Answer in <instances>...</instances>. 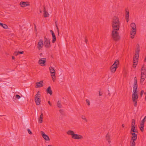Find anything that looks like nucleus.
<instances>
[{
  "mask_svg": "<svg viewBox=\"0 0 146 146\" xmlns=\"http://www.w3.org/2000/svg\"><path fill=\"white\" fill-rule=\"evenodd\" d=\"M120 23L119 18L117 16H115L113 18L112 22V26L113 30L118 31L120 27Z\"/></svg>",
  "mask_w": 146,
  "mask_h": 146,
  "instance_id": "1",
  "label": "nucleus"
},
{
  "mask_svg": "<svg viewBox=\"0 0 146 146\" xmlns=\"http://www.w3.org/2000/svg\"><path fill=\"white\" fill-rule=\"evenodd\" d=\"M111 38L115 41H117L120 39L119 33L116 31L113 30L112 32Z\"/></svg>",
  "mask_w": 146,
  "mask_h": 146,
  "instance_id": "2",
  "label": "nucleus"
},
{
  "mask_svg": "<svg viewBox=\"0 0 146 146\" xmlns=\"http://www.w3.org/2000/svg\"><path fill=\"white\" fill-rule=\"evenodd\" d=\"M40 92L38 91L37 93L35 96V100L36 105H39L40 104L41 100L40 97L41 95L40 94Z\"/></svg>",
  "mask_w": 146,
  "mask_h": 146,
  "instance_id": "3",
  "label": "nucleus"
},
{
  "mask_svg": "<svg viewBox=\"0 0 146 146\" xmlns=\"http://www.w3.org/2000/svg\"><path fill=\"white\" fill-rule=\"evenodd\" d=\"M119 64V61L118 60H116L111 67V72L113 73L115 72L117 68V65Z\"/></svg>",
  "mask_w": 146,
  "mask_h": 146,
  "instance_id": "4",
  "label": "nucleus"
},
{
  "mask_svg": "<svg viewBox=\"0 0 146 146\" xmlns=\"http://www.w3.org/2000/svg\"><path fill=\"white\" fill-rule=\"evenodd\" d=\"M137 88H133L132 95V100H138V95L137 94Z\"/></svg>",
  "mask_w": 146,
  "mask_h": 146,
  "instance_id": "5",
  "label": "nucleus"
},
{
  "mask_svg": "<svg viewBox=\"0 0 146 146\" xmlns=\"http://www.w3.org/2000/svg\"><path fill=\"white\" fill-rule=\"evenodd\" d=\"M50 72L51 74V76L53 82L56 80L55 73V70L52 67H50L49 68Z\"/></svg>",
  "mask_w": 146,
  "mask_h": 146,
  "instance_id": "6",
  "label": "nucleus"
},
{
  "mask_svg": "<svg viewBox=\"0 0 146 146\" xmlns=\"http://www.w3.org/2000/svg\"><path fill=\"white\" fill-rule=\"evenodd\" d=\"M44 44L45 47L48 48H50L51 47L50 40L48 39L45 36L44 37Z\"/></svg>",
  "mask_w": 146,
  "mask_h": 146,
  "instance_id": "7",
  "label": "nucleus"
},
{
  "mask_svg": "<svg viewBox=\"0 0 146 146\" xmlns=\"http://www.w3.org/2000/svg\"><path fill=\"white\" fill-rule=\"evenodd\" d=\"M46 60V59L45 58H41L38 60V63L41 66H45Z\"/></svg>",
  "mask_w": 146,
  "mask_h": 146,
  "instance_id": "8",
  "label": "nucleus"
},
{
  "mask_svg": "<svg viewBox=\"0 0 146 146\" xmlns=\"http://www.w3.org/2000/svg\"><path fill=\"white\" fill-rule=\"evenodd\" d=\"M43 41L42 39H40L38 42L37 48L38 50H40L43 46Z\"/></svg>",
  "mask_w": 146,
  "mask_h": 146,
  "instance_id": "9",
  "label": "nucleus"
},
{
  "mask_svg": "<svg viewBox=\"0 0 146 146\" xmlns=\"http://www.w3.org/2000/svg\"><path fill=\"white\" fill-rule=\"evenodd\" d=\"M72 138L75 139H81L83 138V137L80 135L74 134Z\"/></svg>",
  "mask_w": 146,
  "mask_h": 146,
  "instance_id": "10",
  "label": "nucleus"
},
{
  "mask_svg": "<svg viewBox=\"0 0 146 146\" xmlns=\"http://www.w3.org/2000/svg\"><path fill=\"white\" fill-rule=\"evenodd\" d=\"M40 133L41 134L42 137L46 141L50 140V138L47 135L45 134L44 132L41 131H40Z\"/></svg>",
  "mask_w": 146,
  "mask_h": 146,
  "instance_id": "11",
  "label": "nucleus"
},
{
  "mask_svg": "<svg viewBox=\"0 0 146 146\" xmlns=\"http://www.w3.org/2000/svg\"><path fill=\"white\" fill-rule=\"evenodd\" d=\"M29 2H28L21 1L19 5L21 7H24L27 6H29L30 4H29Z\"/></svg>",
  "mask_w": 146,
  "mask_h": 146,
  "instance_id": "12",
  "label": "nucleus"
},
{
  "mask_svg": "<svg viewBox=\"0 0 146 146\" xmlns=\"http://www.w3.org/2000/svg\"><path fill=\"white\" fill-rule=\"evenodd\" d=\"M146 78V74L141 73V76L140 83L141 84H143V82Z\"/></svg>",
  "mask_w": 146,
  "mask_h": 146,
  "instance_id": "13",
  "label": "nucleus"
},
{
  "mask_svg": "<svg viewBox=\"0 0 146 146\" xmlns=\"http://www.w3.org/2000/svg\"><path fill=\"white\" fill-rule=\"evenodd\" d=\"M131 133L132 135L131 140L135 141L137 138V134L135 133H132L131 132Z\"/></svg>",
  "mask_w": 146,
  "mask_h": 146,
  "instance_id": "14",
  "label": "nucleus"
},
{
  "mask_svg": "<svg viewBox=\"0 0 146 146\" xmlns=\"http://www.w3.org/2000/svg\"><path fill=\"white\" fill-rule=\"evenodd\" d=\"M138 85L137 84V80L136 76L134 78V83L133 84V88H137Z\"/></svg>",
  "mask_w": 146,
  "mask_h": 146,
  "instance_id": "15",
  "label": "nucleus"
},
{
  "mask_svg": "<svg viewBox=\"0 0 146 146\" xmlns=\"http://www.w3.org/2000/svg\"><path fill=\"white\" fill-rule=\"evenodd\" d=\"M43 82V81L42 80L40 81L39 82H36V84L37 87H36L40 88L43 86V85L42 84Z\"/></svg>",
  "mask_w": 146,
  "mask_h": 146,
  "instance_id": "16",
  "label": "nucleus"
},
{
  "mask_svg": "<svg viewBox=\"0 0 146 146\" xmlns=\"http://www.w3.org/2000/svg\"><path fill=\"white\" fill-rule=\"evenodd\" d=\"M131 38H134V36L135 35L136 33V29L133 30V29L131 30Z\"/></svg>",
  "mask_w": 146,
  "mask_h": 146,
  "instance_id": "17",
  "label": "nucleus"
},
{
  "mask_svg": "<svg viewBox=\"0 0 146 146\" xmlns=\"http://www.w3.org/2000/svg\"><path fill=\"white\" fill-rule=\"evenodd\" d=\"M44 14L43 15L44 17H48L49 15L47 11L45 9V6H44Z\"/></svg>",
  "mask_w": 146,
  "mask_h": 146,
  "instance_id": "18",
  "label": "nucleus"
},
{
  "mask_svg": "<svg viewBox=\"0 0 146 146\" xmlns=\"http://www.w3.org/2000/svg\"><path fill=\"white\" fill-rule=\"evenodd\" d=\"M46 92L47 94H49L50 95H51L52 94V90L51 87L49 86L46 90Z\"/></svg>",
  "mask_w": 146,
  "mask_h": 146,
  "instance_id": "19",
  "label": "nucleus"
},
{
  "mask_svg": "<svg viewBox=\"0 0 146 146\" xmlns=\"http://www.w3.org/2000/svg\"><path fill=\"white\" fill-rule=\"evenodd\" d=\"M66 133L68 135H72V138L73 137V136L75 134L74 133V132L73 131L71 130H68L67 132Z\"/></svg>",
  "mask_w": 146,
  "mask_h": 146,
  "instance_id": "20",
  "label": "nucleus"
},
{
  "mask_svg": "<svg viewBox=\"0 0 146 146\" xmlns=\"http://www.w3.org/2000/svg\"><path fill=\"white\" fill-rule=\"evenodd\" d=\"M106 140L109 143H110L111 141H110V135L108 134V133H107V135H106Z\"/></svg>",
  "mask_w": 146,
  "mask_h": 146,
  "instance_id": "21",
  "label": "nucleus"
},
{
  "mask_svg": "<svg viewBox=\"0 0 146 146\" xmlns=\"http://www.w3.org/2000/svg\"><path fill=\"white\" fill-rule=\"evenodd\" d=\"M129 11H126L125 18L127 20V22H128L129 20Z\"/></svg>",
  "mask_w": 146,
  "mask_h": 146,
  "instance_id": "22",
  "label": "nucleus"
},
{
  "mask_svg": "<svg viewBox=\"0 0 146 146\" xmlns=\"http://www.w3.org/2000/svg\"><path fill=\"white\" fill-rule=\"evenodd\" d=\"M130 26L132 28L131 29H133V30L136 29V26L134 23H131L130 25Z\"/></svg>",
  "mask_w": 146,
  "mask_h": 146,
  "instance_id": "23",
  "label": "nucleus"
},
{
  "mask_svg": "<svg viewBox=\"0 0 146 146\" xmlns=\"http://www.w3.org/2000/svg\"><path fill=\"white\" fill-rule=\"evenodd\" d=\"M52 42L53 43H54L55 42L56 40V36L54 33L53 34H52Z\"/></svg>",
  "mask_w": 146,
  "mask_h": 146,
  "instance_id": "24",
  "label": "nucleus"
},
{
  "mask_svg": "<svg viewBox=\"0 0 146 146\" xmlns=\"http://www.w3.org/2000/svg\"><path fill=\"white\" fill-rule=\"evenodd\" d=\"M0 26L2 27L5 29H6L8 28V26L6 24H4L1 23H0Z\"/></svg>",
  "mask_w": 146,
  "mask_h": 146,
  "instance_id": "25",
  "label": "nucleus"
},
{
  "mask_svg": "<svg viewBox=\"0 0 146 146\" xmlns=\"http://www.w3.org/2000/svg\"><path fill=\"white\" fill-rule=\"evenodd\" d=\"M132 131L134 133H137L138 132L137 131L136 129H135V127H131L130 132H131Z\"/></svg>",
  "mask_w": 146,
  "mask_h": 146,
  "instance_id": "26",
  "label": "nucleus"
},
{
  "mask_svg": "<svg viewBox=\"0 0 146 146\" xmlns=\"http://www.w3.org/2000/svg\"><path fill=\"white\" fill-rule=\"evenodd\" d=\"M24 99V97L22 95L21 96L19 95V101H23Z\"/></svg>",
  "mask_w": 146,
  "mask_h": 146,
  "instance_id": "27",
  "label": "nucleus"
},
{
  "mask_svg": "<svg viewBox=\"0 0 146 146\" xmlns=\"http://www.w3.org/2000/svg\"><path fill=\"white\" fill-rule=\"evenodd\" d=\"M135 141L131 140L130 142V146H135Z\"/></svg>",
  "mask_w": 146,
  "mask_h": 146,
  "instance_id": "28",
  "label": "nucleus"
},
{
  "mask_svg": "<svg viewBox=\"0 0 146 146\" xmlns=\"http://www.w3.org/2000/svg\"><path fill=\"white\" fill-rule=\"evenodd\" d=\"M139 56V54H138V55H137V53L135 54V56L133 57V59L138 60Z\"/></svg>",
  "mask_w": 146,
  "mask_h": 146,
  "instance_id": "29",
  "label": "nucleus"
},
{
  "mask_svg": "<svg viewBox=\"0 0 146 146\" xmlns=\"http://www.w3.org/2000/svg\"><path fill=\"white\" fill-rule=\"evenodd\" d=\"M135 121L134 119H132L131 121V127H135Z\"/></svg>",
  "mask_w": 146,
  "mask_h": 146,
  "instance_id": "30",
  "label": "nucleus"
},
{
  "mask_svg": "<svg viewBox=\"0 0 146 146\" xmlns=\"http://www.w3.org/2000/svg\"><path fill=\"white\" fill-rule=\"evenodd\" d=\"M55 25H56V29H57V32L58 33V35H59V29L58 27V26H57V21H55Z\"/></svg>",
  "mask_w": 146,
  "mask_h": 146,
  "instance_id": "31",
  "label": "nucleus"
},
{
  "mask_svg": "<svg viewBox=\"0 0 146 146\" xmlns=\"http://www.w3.org/2000/svg\"><path fill=\"white\" fill-rule=\"evenodd\" d=\"M57 106L59 108H60L62 107V105L61 103V102L59 101H58L57 104Z\"/></svg>",
  "mask_w": 146,
  "mask_h": 146,
  "instance_id": "32",
  "label": "nucleus"
},
{
  "mask_svg": "<svg viewBox=\"0 0 146 146\" xmlns=\"http://www.w3.org/2000/svg\"><path fill=\"white\" fill-rule=\"evenodd\" d=\"M138 62V60L135 59L133 60V65H137V62Z\"/></svg>",
  "mask_w": 146,
  "mask_h": 146,
  "instance_id": "33",
  "label": "nucleus"
},
{
  "mask_svg": "<svg viewBox=\"0 0 146 146\" xmlns=\"http://www.w3.org/2000/svg\"><path fill=\"white\" fill-rule=\"evenodd\" d=\"M20 27L19 29L20 32L21 33H23V30L25 28V27L23 26L21 27L20 26Z\"/></svg>",
  "mask_w": 146,
  "mask_h": 146,
  "instance_id": "34",
  "label": "nucleus"
},
{
  "mask_svg": "<svg viewBox=\"0 0 146 146\" xmlns=\"http://www.w3.org/2000/svg\"><path fill=\"white\" fill-rule=\"evenodd\" d=\"M133 102V104L134 106L135 107H136L137 106V102L138 101V100H132Z\"/></svg>",
  "mask_w": 146,
  "mask_h": 146,
  "instance_id": "35",
  "label": "nucleus"
},
{
  "mask_svg": "<svg viewBox=\"0 0 146 146\" xmlns=\"http://www.w3.org/2000/svg\"><path fill=\"white\" fill-rule=\"evenodd\" d=\"M43 117H40L39 119V123H42V122L43 121Z\"/></svg>",
  "mask_w": 146,
  "mask_h": 146,
  "instance_id": "36",
  "label": "nucleus"
},
{
  "mask_svg": "<svg viewBox=\"0 0 146 146\" xmlns=\"http://www.w3.org/2000/svg\"><path fill=\"white\" fill-rule=\"evenodd\" d=\"M139 48L137 47L136 50L135 52L136 53H137V55H138V54H139Z\"/></svg>",
  "mask_w": 146,
  "mask_h": 146,
  "instance_id": "37",
  "label": "nucleus"
},
{
  "mask_svg": "<svg viewBox=\"0 0 146 146\" xmlns=\"http://www.w3.org/2000/svg\"><path fill=\"white\" fill-rule=\"evenodd\" d=\"M141 73L142 74H146V69H141Z\"/></svg>",
  "mask_w": 146,
  "mask_h": 146,
  "instance_id": "38",
  "label": "nucleus"
},
{
  "mask_svg": "<svg viewBox=\"0 0 146 146\" xmlns=\"http://www.w3.org/2000/svg\"><path fill=\"white\" fill-rule=\"evenodd\" d=\"M81 118L82 119L85 120L86 121V122H87V121L86 119L85 116H82L81 117Z\"/></svg>",
  "mask_w": 146,
  "mask_h": 146,
  "instance_id": "39",
  "label": "nucleus"
},
{
  "mask_svg": "<svg viewBox=\"0 0 146 146\" xmlns=\"http://www.w3.org/2000/svg\"><path fill=\"white\" fill-rule=\"evenodd\" d=\"M86 102L87 105L88 106H90V104L89 101L88 99H86Z\"/></svg>",
  "mask_w": 146,
  "mask_h": 146,
  "instance_id": "40",
  "label": "nucleus"
},
{
  "mask_svg": "<svg viewBox=\"0 0 146 146\" xmlns=\"http://www.w3.org/2000/svg\"><path fill=\"white\" fill-rule=\"evenodd\" d=\"M143 127L142 126L141 127H140L139 128L140 129V130L142 132H143L144 131V129H143Z\"/></svg>",
  "mask_w": 146,
  "mask_h": 146,
  "instance_id": "41",
  "label": "nucleus"
},
{
  "mask_svg": "<svg viewBox=\"0 0 146 146\" xmlns=\"http://www.w3.org/2000/svg\"><path fill=\"white\" fill-rule=\"evenodd\" d=\"M27 131H28V133L30 135H31L32 134V132L31 131V130L29 129H28Z\"/></svg>",
  "mask_w": 146,
  "mask_h": 146,
  "instance_id": "42",
  "label": "nucleus"
},
{
  "mask_svg": "<svg viewBox=\"0 0 146 146\" xmlns=\"http://www.w3.org/2000/svg\"><path fill=\"white\" fill-rule=\"evenodd\" d=\"M145 123L141 122L140 124V127H144V124Z\"/></svg>",
  "mask_w": 146,
  "mask_h": 146,
  "instance_id": "43",
  "label": "nucleus"
},
{
  "mask_svg": "<svg viewBox=\"0 0 146 146\" xmlns=\"http://www.w3.org/2000/svg\"><path fill=\"white\" fill-rule=\"evenodd\" d=\"M144 93V91L142 90L140 93V95L141 96H142Z\"/></svg>",
  "mask_w": 146,
  "mask_h": 146,
  "instance_id": "44",
  "label": "nucleus"
},
{
  "mask_svg": "<svg viewBox=\"0 0 146 146\" xmlns=\"http://www.w3.org/2000/svg\"><path fill=\"white\" fill-rule=\"evenodd\" d=\"M14 54L17 56L18 55V51H16L14 52Z\"/></svg>",
  "mask_w": 146,
  "mask_h": 146,
  "instance_id": "45",
  "label": "nucleus"
},
{
  "mask_svg": "<svg viewBox=\"0 0 146 146\" xmlns=\"http://www.w3.org/2000/svg\"><path fill=\"white\" fill-rule=\"evenodd\" d=\"M103 93L102 92H101L100 91H99V96H101L102 95Z\"/></svg>",
  "mask_w": 146,
  "mask_h": 146,
  "instance_id": "46",
  "label": "nucleus"
},
{
  "mask_svg": "<svg viewBox=\"0 0 146 146\" xmlns=\"http://www.w3.org/2000/svg\"><path fill=\"white\" fill-rule=\"evenodd\" d=\"M146 120L144 119V118L143 119V120L141 121V122L142 123H145V122L146 121Z\"/></svg>",
  "mask_w": 146,
  "mask_h": 146,
  "instance_id": "47",
  "label": "nucleus"
},
{
  "mask_svg": "<svg viewBox=\"0 0 146 146\" xmlns=\"http://www.w3.org/2000/svg\"><path fill=\"white\" fill-rule=\"evenodd\" d=\"M143 69H146L145 67V65L144 64H143V65L141 69L143 70Z\"/></svg>",
  "mask_w": 146,
  "mask_h": 146,
  "instance_id": "48",
  "label": "nucleus"
},
{
  "mask_svg": "<svg viewBox=\"0 0 146 146\" xmlns=\"http://www.w3.org/2000/svg\"><path fill=\"white\" fill-rule=\"evenodd\" d=\"M13 98L15 99H16V98H17V99H18V94H17L16 95V96L14 98V97H13Z\"/></svg>",
  "mask_w": 146,
  "mask_h": 146,
  "instance_id": "49",
  "label": "nucleus"
},
{
  "mask_svg": "<svg viewBox=\"0 0 146 146\" xmlns=\"http://www.w3.org/2000/svg\"><path fill=\"white\" fill-rule=\"evenodd\" d=\"M24 53V52L23 51H19V54H23Z\"/></svg>",
  "mask_w": 146,
  "mask_h": 146,
  "instance_id": "50",
  "label": "nucleus"
},
{
  "mask_svg": "<svg viewBox=\"0 0 146 146\" xmlns=\"http://www.w3.org/2000/svg\"><path fill=\"white\" fill-rule=\"evenodd\" d=\"M40 117H43V113L42 112L41 113Z\"/></svg>",
  "mask_w": 146,
  "mask_h": 146,
  "instance_id": "51",
  "label": "nucleus"
},
{
  "mask_svg": "<svg viewBox=\"0 0 146 146\" xmlns=\"http://www.w3.org/2000/svg\"><path fill=\"white\" fill-rule=\"evenodd\" d=\"M50 32L51 33L52 35L54 34V33L53 31L52 30H50Z\"/></svg>",
  "mask_w": 146,
  "mask_h": 146,
  "instance_id": "52",
  "label": "nucleus"
},
{
  "mask_svg": "<svg viewBox=\"0 0 146 146\" xmlns=\"http://www.w3.org/2000/svg\"><path fill=\"white\" fill-rule=\"evenodd\" d=\"M48 103L50 106H52V104L50 101H48Z\"/></svg>",
  "mask_w": 146,
  "mask_h": 146,
  "instance_id": "53",
  "label": "nucleus"
},
{
  "mask_svg": "<svg viewBox=\"0 0 146 146\" xmlns=\"http://www.w3.org/2000/svg\"><path fill=\"white\" fill-rule=\"evenodd\" d=\"M59 111L60 112V113H62L63 112V111L61 110V109H60L59 110Z\"/></svg>",
  "mask_w": 146,
  "mask_h": 146,
  "instance_id": "54",
  "label": "nucleus"
},
{
  "mask_svg": "<svg viewBox=\"0 0 146 146\" xmlns=\"http://www.w3.org/2000/svg\"><path fill=\"white\" fill-rule=\"evenodd\" d=\"M85 42H86V43H87V42H88V40L87 39H86V38H85Z\"/></svg>",
  "mask_w": 146,
  "mask_h": 146,
  "instance_id": "55",
  "label": "nucleus"
},
{
  "mask_svg": "<svg viewBox=\"0 0 146 146\" xmlns=\"http://www.w3.org/2000/svg\"><path fill=\"white\" fill-rule=\"evenodd\" d=\"M35 31H36V27L35 25Z\"/></svg>",
  "mask_w": 146,
  "mask_h": 146,
  "instance_id": "56",
  "label": "nucleus"
},
{
  "mask_svg": "<svg viewBox=\"0 0 146 146\" xmlns=\"http://www.w3.org/2000/svg\"><path fill=\"white\" fill-rule=\"evenodd\" d=\"M12 58L13 60H14L15 59V57L14 56H12Z\"/></svg>",
  "mask_w": 146,
  "mask_h": 146,
  "instance_id": "57",
  "label": "nucleus"
},
{
  "mask_svg": "<svg viewBox=\"0 0 146 146\" xmlns=\"http://www.w3.org/2000/svg\"><path fill=\"white\" fill-rule=\"evenodd\" d=\"M137 48H139V44H137Z\"/></svg>",
  "mask_w": 146,
  "mask_h": 146,
  "instance_id": "58",
  "label": "nucleus"
},
{
  "mask_svg": "<svg viewBox=\"0 0 146 146\" xmlns=\"http://www.w3.org/2000/svg\"><path fill=\"white\" fill-rule=\"evenodd\" d=\"M122 126L123 127H125V125H124V124H123L122 125Z\"/></svg>",
  "mask_w": 146,
  "mask_h": 146,
  "instance_id": "59",
  "label": "nucleus"
},
{
  "mask_svg": "<svg viewBox=\"0 0 146 146\" xmlns=\"http://www.w3.org/2000/svg\"><path fill=\"white\" fill-rule=\"evenodd\" d=\"M136 65H133V67L134 68H135L136 67Z\"/></svg>",
  "mask_w": 146,
  "mask_h": 146,
  "instance_id": "60",
  "label": "nucleus"
},
{
  "mask_svg": "<svg viewBox=\"0 0 146 146\" xmlns=\"http://www.w3.org/2000/svg\"><path fill=\"white\" fill-rule=\"evenodd\" d=\"M144 119H145V120H146V116H145L144 118Z\"/></svg>",
  "mask_w": 146,
  "mask_h": 146,
  "instance_id": "61",
  "label": "nucleus"
},
{
  "mask_svg": "<svg viewBox=\"0 0 146 146\" xmlns=\"http://www.w3.org/2000/svg\"><path fill=\"white\" fill-rule=\"evenodd\" d=\"M42 55V53H41L40 54V56H41Z\"/></svg>",
  "mask_w": 146,
  "mask_h": 146,
  "instance_id": "62",
  "label": "nucleus"
},
{
  "mask_svg": "<svg viewBox=\"0 0 146 146\" xmlns=\"http://www.w3.org/2000/svg\"><path fill=\"white\" fill-rule=\"evenodd\" d=\"M108 95H109L110 96V93H108Z\"/></svg>",
  "mask_w": 146,
  "mask_h": 146,
  "instance_id": "63",
  "label": "nucleus"
},
{
  "mask_svg": "<svg viewBox=\"0 0 146 146\" xmlns=\"http://www.w3.org/2000/svg\"><path fill=\"white\" fill-rule=\"evenodd\" d=\"M48 146H52V145H48Z\"/></svg>",
  "mask_w": 146,
  "mask_h": 146,
  "instance_id": "64",
  "label": "nucleus"
}]
</instances>
